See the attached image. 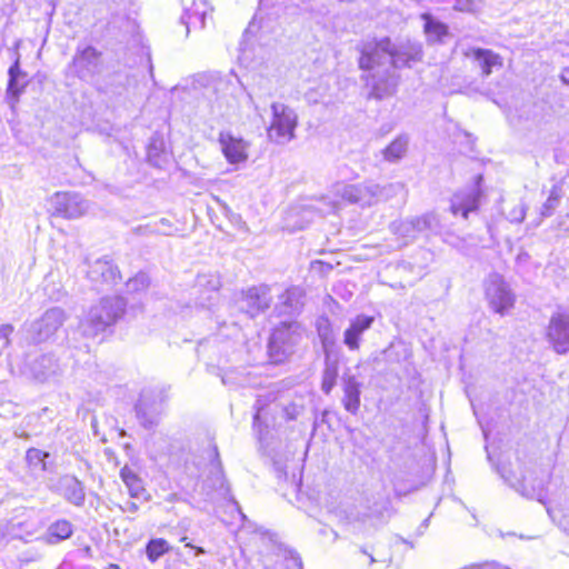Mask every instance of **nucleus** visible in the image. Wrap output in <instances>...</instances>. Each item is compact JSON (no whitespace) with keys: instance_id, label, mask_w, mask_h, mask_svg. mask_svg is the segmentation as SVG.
<instances>
[{"instance_id":"47","label":"nucleus","mask_w":569,"mask_h":569,"mask_svg":"<svg viewBox=\"0 0 569 569\" xmlns=\"http://www.w3.org/2000/svg\"><path fill=\"white\" fill-rule=\"evenodd\" d=\"M162 224L167 223V220L166 219H161L160 221Z\"/></svg>"},{"instance_id":"29","label":"nucleus","mask_w":569,"mask_h":569,"mask_svg":"<svg viewBox=\"0 0 569 569\" xmlns=\"http://www.w3.org/2000/svg\"><path fill=\"white\" fill-rule=\"evenodd\" d=\"M128 82V76L121 72H114L110 74L104 83L102 90L106 93H120L123 90Z\"/></svg>"},{"instance_id":"4","label":"nucleus","mask_w":569,"mask_h":569,"mask_svg":"<svg viewBox=\"0 0 569 569\" xmlns=\"http://www.w3.org/2000/svg\"><path fill=\"white\" fill-rule=\"evenodd\" d=\"M272 120L268 128V137L274 142L290 141L295 137L297 116L283 103L272 104Z\"/></svg>"},{"instance_id":"15","label":"nucleus","mask_w":569,"mask_h":569,"mask_svg":"<svg viewBox=\"0 0 569 569\" xmlns=\"http://www.w3.org/2000/svg\"><path fill=\"white\" fill-rule=\"evenodd\" d=\"M88 277L92 282L106 284H116L121 280L118 267L107 259L96 260L88 270Z\"/></svg>"},{"instance_id":"6","label":"nucleus","mask_w":569,"mask_h":569,"mask_svg":"<svg viewBox=\"0 0 569 569\" xmlns=\"http://www.w3.org/2000/svg\"><path fill=\"white\" fill-rule=\"evenodd\" d=\"M211 462L209 466V472L203 481L202 489L208 497L213 498H227L229 493V485L224 478V473L221 467L219 452L216 446L209 452Z\"/></svg>"},{"instance_id":"39","label":"nucleus","mask_w":569,"mask_h":569,"mask_svg":"<svg viewBox=\"0 0 569 569\" xmlns=\"http://www.w3.org/2000/svg\"><path fill=\"white\" fill-rule=\"evenodd\" d=\"M560 79H561L562 83H565L566 86L569 87V68H565L561 71Z\"/></svg>"},{"instance_id":"36","label":"nucleus","mask_w":569,"mask_h":569,"mask_svg":"<svg viewBox=\"0 0 569 569\" xmlns=\"http://www.w3.org/2000/svg\"><path fill=\"white\" fill-rule=\"evenodd\" d=\"M312 268H315L318 272L325 273L332 269V266L330 263L323 262L321 260H317L312 262Z\"/></svg>"},{"instance_id":"38","label":"nucleus","mask_w":569,"mask_h":569,"mask_svg":"<svg viewBox=\"0 0 569 569\" xmlns=\"http://www.w3.org/2000/svg\"><path fill=\"white\" fill-rule=\"evenodd\" d=\"M560 198V193H559V190L558 189H552L548 199H547V204L549 208H552L553 204H556L558 202Z\"/></svg>"},{"instance_id":"43","label":"nucleus","mask_w":569,"mask_h":569,"mask_svg":"<svg viewBox=\"0 0 569 569\" xmlns=\"http://www.w3.org/2000/svg\"><path fill=\"white\" fill-rule=\"evenodd\" d=\"M128 510H129L130 512H136V511L138 510V506H137V503H134V502H130V503H129V506H128Z\"/></svg>"},{"instance_id":"9","label":"nucleus","mask_w":569,"mask_h":569,"mask_svg":"<svg viewBox=\"0 0 569 569\" xmlns=\"http://www.w3.org/2000/svg\"><path fill=\"white\" fill-rule=\"evenodd\" d=\"M486 298L490 308L499 315L507 313L515 306V296L500 277L489 281L486 289Z\"/></svg>"},{"instance_id":"40","label":"nucleus","mask_w":569,"mask_h":569,"mask_svg":"<svg viewBox=\"0 0 569 569\" xmlns=\"http://www.w3.org/2000/svg\"><path fill=\"white\" fill-rule=\"evenodd\" d=\"M421 50H418L415 54H410L408 56V58L406 59V64L409 66V61L412 60V61H419L421 60Z\"/></svg>"},{"instance_id":"7","label":"nucleus","mask_w":569,"mask_h":569,"mask_svg":"<svg viewBox=\"0 0 569 569\" xmlns=\"http://www.w3.org/2000/svg\"><path fill=\"white\" fill-rule=\"evenodd\" d=\"M67 317L61 308L48 309L41 318L31 323L30 332L36 342H42L53 336L64 323Z\"/></svg>"},{"instance_id":"1","label":"nucleus","mask_w":569,"mask_h":569,"mask_svg":"<svg viewBox=\"0 0 569 569\" xmlns=\"http://www.w3.org/2000/svg\"><path fill=\"white\" fill-rule=\"evenodd\" d=\"M126 301L121 297L102 298L98 305L92 306L83 319L80 320L81 335L94 338L108 327L114 325L124 313Z\"/></svg>"},{"instance_id":"5","label":"nucleus","mask_w":569,"mask_h":569,"mask_svg":"<svg viewBox=\"0 0 569 569\" xmlns=\"http://www.w3.org/2000/svg\"><path fill=\"white\" fill-rule=\"evenodd\" d=\"M545 337L551 349L558 355L569 352V312L557 311L551 315Z\"/></svg>"},{"instance_id":"25","label":"nucleus","mask_w":569,"mask_h":569,"mask_svg":"<svg viewBox=\"0 0 569 569\" xmlns=\"http://www.w3.org/2000/svg\"><path fill=\"white\" fill-rule=\"evenodd\" d=\"M120 477L124 482L126 487L131 497L140 498L144 493V487L142 485V480L138 477V475L130 469L129 467H123L120 470Z\"/></svg>"},{"instance_id":"27","label":"nucleus","mask_w":569,"mask_h":569,"mask_svg":"<svg viewBox=\"0 0 569 569\" xmlns=\"http://www.w3.org/2000/svg\"><path fill=\"white\" fill-rule=\"evenodd\" d=\"M272 297L270 289L267 287H258L251 289V306L257 310H264L270 307Z\"/></svg>"},{"instance_id":"11","label":"nucleus","mask_w":569,"mask_h":569,"mask_svg":"<svg viewBox=\"0 0 569 569\" xmlns=\"http://www.w3.org/2000/svg\"><path fill=\"white\" fill-rule=\"evenodd\" d=\"M51 490L61 495L68 502L81 507L86 500V492L82 482L74 476L64 475L57 479L50 487Z\"/></svg>"},{"instance_id":"22","label":"nucleus","mask_w":569,"mask_h":569,"mask_svg":"<svg viewBox=\"0 0 569 569\" xmlns=\"http://www.w3.org/2000/svg\"><path fill=\"white\" fill-rule=\"evenodd\" d=\"M73 527L70 521L60 519L51 523L46 532V541L50 545L59 543L72 536Z\"/></svg>"},{"instance_id":"46","label":"nucleus","mask_w":569,"mask_h":569,"mask_svg":"<svg viewBox=\"0 0 569 569\" xmlns=\"http://www.w3.org/2000/svg\"><path fill=\"white\" fill-rule=\"evenodd\" d=\"M259 419H260V409H258L254 415V420L258 421Z\"/></svg>"},{"instance_id":"19","label":"nucleus","mask_w":569,"mask_h":569,"mask_svg":"<svg viewBox=\"0 0 569 569\" xmlns=\"http://www.w3.org/2000/svg\"><path fill=\"white\" fill-rule=\"evenodd\" d=\"M480 198V190L458 196L456 201L452 202L450 210L455 216L460 214L462 218L467 219L470 212L478 209Z\"/></svg>"},{"instance_id":"37","label":"nucleus","mask_w":569,"mask_h":569,"mask_svg":"<svg viewBox=\"0 0 569 569\" xmlns=\"http://www.w3.org/2000/svg\"><path fill=\"white\" fill-rule=\"evenodd\" d=\"M198 2H200L202 6H204L206 2H204V0H192V6L196 7L193 10V14L199 17V19L201 20V23H203V17L206 14V11L199 9Z\"/></svg>"},{"instance_id":"24","label":"nucleus","mask_w":569,"mask_h":569,"mask_svg":"<svg viewBox=\"0 0 569 569\" xmlns=\"http://www.w3.org/2000/svg\"><path fill=\"white\" fill-rule=\"evenodd\" d=\"M220 142L223 153L230 162L237 163L246 158L244 146L241 140H236L230 136L221 134Z\"/></svg>"},{"instance_id":"45","label":"nucleus","mask_w":569,"mask_h":569,"mask_svg":"<svg viewBox=\"0 0 569 569\" xmlns=\"http://www.w3.org/2000/svg\"><path fill=\"white\" fill-rule=\"evenodd\" d=\"M57 569H69V566L66 562H63Z\"/></svg>"},{"instance_id":"3","label":"nucleus","mask_w":569,"mask_h":569,"mask_svg":"<svg viewBox=\"0 0 569 569\" xmlns=\"http://www.w3.org/2000/svg\"><path fill=\"white\" fill-rule=\"evenodd\" d=\"M299 337V327L295 322H281L271 332L268 355L272 362L281 363L291 353Z\"/></svg>"},{"instance_id":"18","label":"nucleus","mask_w":569,"mask_h":569,"mask_svg":"<svg viewBox=\"0 0 569 569\" xmlns=\"http://www.w3.org/2000/svg\"><path fill=\"white\" fill-rule=\"evenodd\" d=\"M467 54L478 62L481 74L485 77L490 76L493 69L501 68L503 63L501 56L490 49L475 48Z\"/></svg>"},{"instance_id":"34","label":"nucleus","mask_w":569,"mask_h":569,"mask_svg":"<svg viewBox=\"0 0 569 569\" xmlns=\"http://www.w3.org/2000/svg\"><path fill=\"white\" fill-rule=\"evenodd\" d=\"M198 284L204 286L208 284L212 290H218L220 287V280L216 277L210 276V279H208V276H199L198 277Z\"/></svg>"},{"instance_id":"2","label":"nucleus","mask_w":569,"mask_h":569,"mask_svg":"<svg viewBox=\"0 0 569 569\" xmlns=\"http://www.w3.org/2000/svg\"><path fill=\"white\" fill-rule=\"evenodd\" d=\"M358 67L361 71L371 73L383 64V58H389L397 67L399 51L389 37H373L362 41L358 47Z\"/></svg>"},{"instance_id":"10","label":"nucleus","mask_w":569,"mask_h":569,"mask_svg":"<svg viewBox=\"0 0 569 569\" xmlns=\"http://www.w3.org/2000/svg\"><path fill=\"white\" fill-rule=\"evenodd\" d=\"M74 71L80 79L92 78L100 71L101 52L92 46L78 48L72 60Z\"/></svg>"},{"instance_id":"23","label":"nucleus","mask_w":569,"mask_h":569,"mask_svg":"<svg viewBox=\"0 0 569 569\" xmlns=\"http://www.w3.org/2000/svg\"><path fill=\"white\" fill-rule=\"evenodd\" d=\"M339 379V363L336 360H326L321 373L320 386L325 395H330Z\"/></svg>"},{"instance_id":"14","label":"nucleus","mask_w":569,"mask_h":569,"mask_svg":"<svg viewBox=\"0 0 569 569\" xmlns=\"http://www.w3.org/2000/svg\"><path fill=\"white\" fill-rule=\"evenodd\" d=\"M8 76L9 80L6 94L10 104L13 106L19 101V97L23 93L26 87L29 83L27 72L22 71L20 68L19 56H17L16 60L10 66Z\"/></svg>"},{"instance_id":"8","label":"nucleus","mask_w":569,"mask_h":569,"mask_svg":"<svg viewBox=\"0 0 569 569\" xmlns=\"http://www.w3.org/2000/svg\"><path fill=\"white\" fill-rule=\"evenodd\" d=\"M54 210L68 219H77L90 210V203L83 197L72 192H57L52 198Z\"/></svg>"},{"instance_id":"12","label":"nucleus","mask_w":569,"mask_h":569,"mask_svg":"<svg viewBox=\"0 0 569 569\" xmlns=\"http://www.w3.org/2000/svg\"><path fill=\"white\" fill-rule=\"evenodd\" d=\"M161 415V401H154L150 391L143 390L136 405V416L144 429H151L158 425Z\"/></svg>"},{"instance_id":"20","label":"nucleus","mask_w":569,"mask_h":569,"mask_svg":"<svg viewBox=\"0 0 569 569\" xmlns=\"http://www.w3.org/2000/svg\"><path fill=\"white\" fill-rule=\"evenodd\" d=\"M249 33V27L242 32V39L239 42L238 54H237V69L231 70V74L236 78L239 84L246 88L243 80L248 76L249 58L247 56V36Z\"/></svg>"},{"instance_id":"16","label":"nucleus","mask_w":569,"mask_h":569,"mask_svg":"<svg viewBox=\"0 0 569 569\" xmlns=\"http://www.w3.org/2000/svg\"><path fill=\"white\" fill-rule=\"evenodd\" d=\"M342 406L346 411L357 415L361 405V385L352 375H346L342 379Z\"/></svg>"},{"instance_id":"26","label":"nucleus","mask_w":569,"mask_h":569,"mask_svg":"<svg viewBox=\"0 0 569 569\" xmlns=\"http://www.w3.org/2000/svg\"><path fill=\"white\" fill-rule=\"evenodd\" d=\"M397 79L393 77H385L372 83L369 96L373 99L381 100L391 96L396 91Z\"/></svg>"},{"instance_id":"30","label":"nucleus","mask_w":569,"mask_h":569,"mask_svg":"<svg viewBox=\"0 0 569 569\" xmlns=\"http://www.w3.org/2000/svg\"><path fill=\"white\" fill-rule=\"evenodd\" d=\"M149 284V276L144 272H139L127 281V290L130 292H139L146 290Z\"/></svg>"},{"instance_id":"21","label":"nucleus","mask_w":569,"mask_h":569,"mask_svg":"<svg viewBox=\"0 0 569 569\" xmlns=\"http://www.w3.org/2000/svg\"><path fill=\"white\" fill-rule=\"evenodd\" d=\"M423 20V32L435 42H442L449 34V28L446 23L436 20L430 13L421 14Z\"/></svg>"},{"instance_id":"28","label":"nucleus","mask_w":569,"mask_h":569,"mask_svg":"<svg viewBox=\"0 0 569 569\" xmlns=\"http://www.w3.org/2000/svg\"><path fill=\"white\" fill-rule=\"evenodd\" d=\"M170 547L167 540L158 538L151 539L146 547V553L151 562H156L161 556L169 551Z\"/></svg>"},{"instance_id":"42","label":"nucleus","mask_w":569,"mask_h":569,"mask_svg":"<svg viewBox=\"0 0 569 569\" xmlns=\"http://www.w3.org/2000/svg\"><path fill=\"white\" fill-rule=\"evenodd\" d=\"M455 9H456V10H459V11L467 10V8H465V6H463V0H459V1L457 2V4L455 6Z\"/></svg>"},{"instance_id":"33","label":"nucleus","mask_w":569,"mask_h":569,"mask_svg":"<svg viewBox=\"0 0 569 569\" xmlns=\"http://www.w3.org/2000/svg\"><path fill=\"white\" fill-rule=\"evenodd\" d=\"M247 375H240L238 370H229L222 376V383L230 387L244 386Z\"/></svg>"},{"instance_id":"44","label":"nucleus","mask_w":569,"mask_h":569,"mask_svg":"<svg viewBox=\"0 0 569 569\" xmlns=\"http://www.w3.org/2000/svg\"><path fill=\"white\" fill-rule=\"evenodd\" d=\"M104 569H121V568L116 563H110Z\"/></svg>"},{"instance_id":"13","label":"nucleus","mask_w":569,"mask_h":569,"mask_svg":"<svg viewBox=\"0 0 569 569\" xmlns=\"http://www.w3.org/2000/svg\"><path fill=\"white\" fill-rule=\"evenodd\" d=\"M373 322L375 317L369 315H358L350 321V325L343 332V343L349 350H359L361 336L371 328Z\"/></svg>"},{"instance_id":"32","label":"nucleus","mask_w":569,"mask_h":569,"mask_svg":"<svg viewBox=\"0 0 569 569\" xmlns=\"http://www.w3.org/2000/svg\"><path fill=\"white\" fill-rule=\"evenodd\" d=\"M49 457V453L46 451H42L37 448H30L26 453V459L30 466H39L41 465V468L46 470V458Z\"/></svg>"},{"instance_id":"17","label":"nucleus","mask_w":569,"mask_h":569,"mask_svg":"<svg viewBox=\"0 0 569 569\" xmlns=\"http://www.w3.org/2000/svg\"><path fill=\"white\" fill-rule=\"evenodd\" d=\"M32 377L39 381H46L61 371L58 360L52 355H41L29 363Z\"/></svg>"},{"instance_id":"35","label":"nucleus","mask_w":569,"mask_h":569,"mask_svg":"<svg viewBox=\"0 0 569 569\" xmlns=\"http://www.w3.org/2000/svg\"><path fill=\"white\" fill-rule=\"evenodd\" d=\"M13 327L11 325H3L0 327V342L1 348H6L9 345V336L12 333Z\"/></svg>"},{"instance_id":"31","label":"nucleus","mask_w":569,"mask_h":569,"mask_svg":"<svg viewBox=\"0 0 569 569\" xmlns=\"http://www.w3.org/2000/svg\"><path fill=\"white\" fill-rule=\"evenodd\" d=\"M162 142L152 140L148 146L147 158L149 163L154 167H161L163 159L161 154Z\"/></svg>"},{"instance_id":"41","label":"nucleus","mask_w":569,"mask_h":569,"mask_svg":"<svg viewBox=\"0 0 569 569\" xmlns=\"http://www.w3.org/2000/svg\"><path fill=\"white\" fill-rule=\"evenodd\" d=\"M186 546H187V547H190V548H192V549H194V550H196V555L204 553V550H203V548H201V547H194V546H192L191 543H186Z\"/></svg>"}]
</instances>
